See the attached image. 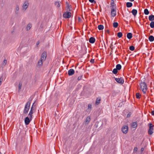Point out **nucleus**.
I'll return each instance as SVG.
<instances>
[{"instance_id": "1", "label": "nucleus", "mask_w": 154, "mask_h": 154, "mask_svg": "<svg viewBox=\"0 0 154 154\" xmlns=\"http://www.w3.org/2000/svg\"><path fill=\"white\" fill-rule=\"evenodd\" d=\"M141 90L142 91L143 93L145 94L147 89L146 83L144 82H141L140 84Z\"/></svg>"}, {"instance_id": "2", "label": "nucleus", "mask_w": 154, "mask_h": 154, "mask_svg": "<svg viewBox=\"0 0 154 154\" xmlns=\"http://www.w3.org/2000/svg\"><path fill=\"white\" fill-rule=\"evenodd\" d=\"M30 102H27L25 106L24 109L23 111V113L25 114H27L30 108Z\"/></svg>"}, {"instance_id": "3", "label": "nucleus", "mask_w": 154, "mask_h": 154, "mask_svg": "<svg viewBox=\"0 0 154 154\" xmlns=\"http://www.w3.org/2000/svg\"><path fill=\"white\" fill-rule=\"evenodd\" d=\"M149 128L148 130V134L150 135H152L153 132V125L152 124H149Z\"/></svg>"}, {"instance_id": "4", "label": "nucleus", "mask_w": 154, "mask_h": 154, "mask_svg": "<svg viewBox=\"0 0 154 154\" xmlns=\"http://www.w3.org/2000/svg\"><path fill=\"white\" fill-rule=\"evenodd\" d=\"M71 13L70 12H64L63 16L65 18H69L71 17Z\"/></svg>"}, {"instance_id": "5", "label": "nucleus", "mask_w": 154, "mask_h": 154, "mask_svg": "<svg viewBox=\"0 0 154 154\" xmlns=\"http://www.w3.org/2000/svg\"><path fill=\"white\" fill-rule=\"evenodd\" d=\"M32 118L29 117H27L25 119V123L26 125H27L29 124L30 121L32 119Z\"/></svg>"}, {"instance_id": "6", "label": "nucleus", "mask_w": 154, "mask_h": 154, "mask_svg": "<svg viewBox=\"0 0 154 154\" xmlns=\"http://www.w3.org/2000/svg\"><path fill=\"white\" fill-rule=\"evenodd\" d=\"M122 132L124 134H126L128 131V126L126 125H124L122 128Z\"/></svg>"}, {"instance_id": "7", "label": "nucleus", "mask_w": 154, "mask_h": 154, "mask_svg": "<svg viewBox=\"0 0 154 154\" xmlns=\"http://www.w3.org/2000/svg\"><path fill=\"white\" fill-rule=\"evenodd\" d=\"M115 79L116 82L118 83H119L122 84H123L124 82V80L121 77L120 78H115Z\"/></svg>"}, {"instance_id": "8", "label": "nucleus", "mask_w": 154, "mask_h": 154, "mask_svg": "<svg viewBox=\"0 0 154 154\" xmlns=\"http://www.w3.org/2000/svg\"><path fill=\"white\" fill-rule=\"evenodd\" d=\"M29 3L28 1H26L23 5L22 8L23 9L26 10L28 8L29 6Z\"/></svg>"}, {"instance_id": "9", "label": "nucleus", "mask_w": 154, "mask_h": 154, "mask_svg": "<svg viewBox=\"0 0 154 154\" xmlns=\"http://www.w3.org/2000/svg\"><path fill=\"white\" fill-rule=\"evenodd\" d=\"M47 56V53L45 51H44L41 56V58L40 59L41 60L45 61L46 58Z\"/></svg>"}, {"instance_id": "10", "label": "nucleus", "mask_w": 154, "mask_h": 154, "mask_svg": "<svg viewBox=\"0 0 154 154\" xmlns=\"http://www.w3.org/2000/svg\"><path fill=\"white\" fill-rule=\"evenodd\" d=\"M116 9H111V15L113 17H114L116 15Z\"/></svg>"}, {"instance_id": "11", "label": "nucleus", "mask_w": 154, "mask_h": 154, "mask_svg": "<svg viewBox=\"0 0 154 154\" xmlns=\"http://www.w3.org/2000/svg\"><path fill=\"white\" fill-rule=\"evenodd\" d=\"M75 72L74 70L73 69H70L68 71V74L69 76L72 75Z\"/></svg>"}, {"instance_id": "12", "label": "nucleus", "mask_w": 154, "mask_h": 154, "mask_svg": "<svg viewBox=\"0 0 154 154\" xmlns=\"http://www.w3.org/2000/svg\"><path fill=\"white\" fill-rule=\"evenodd\" d=\"M91 120L90 116H88L85 121V125H88Z\"/></svg>"}, {"instance_id": "13", "label": "nucleus", "mask_w": 154, "mask_h": 154, "mask_svg": "<svg viewBox=\"0 0 154 154\" xmlns=\"http://www.w3.org/2000/svg\"><path fill=\"white\" fill-rule=\"evenodd\" d=\"M95 41V38L93 37H91L89 39V42L92 44L94 43Z\"/></svg>"}, {"instance_id": "14", "label": "nucleus", "mask_w": 154, "mask_h": 154, "mask_svg": "<svg viewBox=\"0 0 154 154\" xmlns=\"http://www.w3.org/2000/svg\"><path fill=\"white\" fill-rule=\"evenodd\" d=\"M101 100V98L100 97H97V99L95 104L97 105H98L100 103Z\"/></svg>"}, {"instance_id": "15", "label": "nucleus", "mask_w": 154, "mask_h": 154, "mask_svg": "<svg viewBox=\"0 0 154 154\" xmlns=\"http://www.w3.org/2000/svg\"><path fill=\"white\" fill-rule=\"evenodd\" d=\"M149 20L152 21L154 20V15H151L149 16Z\"/></svg>"}, {"instance_id": "16", "label": "nucleus", "mask_w": 154, "mask_h": 154, "mask_svg": "<svg viewBox=\"0 0 154 154\" xmlns=\"http://www.w3.org/2000/svg\"><path fill=\"white\" fill-rule=\"evenodd\" d=\"M32 26V25L30 23H29L28 24V25H27L26 27V30L27 31H28V30H29V29H30L31 28Z\"/></svg>"}, {"instance_id": "17", "label": "nucleus", "mask_w": 154, "mask_h": 154, "mask_svg": "<svg viewBox=\"0 0 154 154\" xmlns=\"http://www.w3.org/2000/svg\"><path fill=\"white\" fill-rule=\"evenodd\" d=\"M131 13L134 16H135L137 14V11L136 9H134L132 11Z\"/></svg>"}, {"instance_id": "18", "label": "nucleus", "mask_w": 154, "mask_h": 154, "mask_svg": "<svg viewBox=\"0 0 154 154\" xmlns=\"http://www.w3.org/2000/svg\"><path fill=\"white\" fill-rule=\"evenodd\" d=\"M127 37L129 39H131L132 37V34L131 33H128L127 35Z\"/></svg>"}, {"instance_id": "19", "label": "nucleus", "mask_w": 154, "mask_h": 154, "mask_svg": "<svg viewBox=\"0 0 154 154\" xmlns=\"http://www.w3.org/2000/svg\"><path fill=\"white\" fill-rule=\"evenodd\" d=\"M132 6V4L131 2H128L126 3V6L128 8H130Z\"/></svg>"}, {"instance_id": "20", "label": "nucleus", "mask_w": 154, "mask_h": 154, "mask_svg": "<svg viewBox=\"0 0 154 154\" xmlns=\"http://www.w3.org/2000/svg\"><path fill=\"white\" fill-rule=\"evenodd\" d=\"M43 61L44 60H41V59H40V60H39L38 62V65L40 66L42 65L43 64Z\"/></svg>"}, {"instance_id": "21", "label": "nucleus", "mask_w": 154, "mask_h": 154, "mask_svg": "<svg viewBox=\"0 0 154 154\" xmlns=\"http://www.w3.org/2000/svg\"><path fill=\"white\" fill-rule=\"evenodd\" d=\"M33 111L30 110L29 113L28 115V116H29V117L32 118V114H33Z\"/></svg>"}, {"instance_id": "22", "label": "nucleus", "mask_w": 154, "mask_h": 154, "mask_svg": "<svg viewBox=\"0 0 154 154\" xmlns=\"http://www.w3.org/2000/svg\"><path fill=\"white\" fill-rule=\"evenodd\" d=\"M149 39L150 41L152 42L154 40V37L152 35H150L149 37Z\"/></svg>"}, {"instance_id": "23", "label": "nucleus", "mask_w": 154, "mask_h": 154, "mask_svg": "<svg viewBox=\"0 0 154 154\" xmlns=\"http://www.w3.org/2000/svg\"><path fill=\"white\" fill-rule=\"evenodd\" d=\"M98 28L99 30H102L103 29L104 26L102 25H100L98 26Z\"/></svg>"}, {"instance_id": "24", "label": "nucleus", "mask_w": 154, "mask_h": 154, "mask_svg": "<svg viewBox=\"0 0 154 154\" xmlns=\"http://www.w3.org/2000/svg\"><path fill=\"white\" fill-rule=\"evenodd\" d=\"M116 69H117L118 70H120L121 69V66L120 64H118L116 66Z\"/></svg>"}, {"instance_id": "25", "label": "nucleus", "mask_w": 154, "mask_h": 154, "mask_svg": "<svg viewBox=\"0 0 154 154\" xmlns=\"http://www.w3.org/2000/svg\"><path fill=\"white\" fill-rule=\"evenodd\" d=\"M131 126L133 128H135L137 126V124L136 122H133L131 125Z\"/></svg>"}, {"instance_id": "26", "label": "nucleus", "mask_w": 154, "mask_h": 154, "mask_svg": "<svg viewBox=\"0 0 154 154\" xmlns=\"http://www.w3.org/2000/svg\"><path fill=\"white\" fill-rule=\"evenodd\" d=\"M110 7L111 8V9H116V4L111 5Z\"/></svg>"}, {"instance_id": "27", "label": "nucleus", "mask_w": 154, "mask_h": 154, "mask_svg": "<svg viewBox=\"0 0 154 154\" xmlns=\"http://www.w3.org/2000/svg\"><path fill=\"white\" fill-rule=\"evenodd\" d=\"M144 13L145 14L148 15L149 14V12L147 9H146L144 10Z\"/></svg>"}, {"instance_id": "28", "label": "nucleus", "mask_w": 154, "mask_h": 154, "mask_svg": "<svg viewBox=\"0 0 154 154\" xmlns=\"http://www.w3.org/2000/svg\"><path fill=\"white\" fill-rule=\"evenodd\" d=\"M150 26L151 28H154V21H152L150 24Z\"/></svg>"}, {"instance_id": "29", "label": "nucleus", "mask_w": 154, "mask_h": 154, "mask_svg": "<svg viewBox=\"0 0 154 154\" xmlns=\"http://www.w3.org/2000/svg\"><path fill=\"white\" fill-rule=\"evenodd\" d=\"M113 26L115 28H116L118 26V24L117 22H114L113 24Z\"/></svg>"}, {"instance_id": "30", "label": "nucleus", "mask_w": 154, "mask_h": 154, "mask_svg": "<svg viewBox=\"0 0 154 154\" xmlns=\"http://www.w3.org/2000/svg\"><path fill=\"white\" fill-rule=\"evenodd\" d=\"M118 70L116 68L114 69L112 71V73L115 74H116L118 72Z\"/></svg>"}, {"instance_id": "31", "label": "nucleus", "mask_w": 154, "mask_h": 154, "mask_svg": "<svg viewBox=\"0 0 154 154\" xmlns=\"http://www.w3.org/2000/svg\"><path fill=\"white\" fill-rule=\"evenodd\" d=\"M122 34L121 32H119L117 33V36L118 37L120 38L122 37Z\"/></svg>"}, {"instance_id": "32", "label": "nucleus", "mask_w": 154, "mask_h": 154, "mask_svg": "<svg viewBox=\"0 0 154 154\" xmlns=\"http://www.w3.org/2000/svg\"><path fill=\"white\" fill-rule=\"evenodd\" d=\"M136 97L137 99H140V94L139 93H137L136 94Z\"/></svg>"}, {"instance_id": "33", "label": "nucleus", "mask_w": 154, "mask_h": 154, "mask_svg": "<svg viewBox=\"0 0 154 154\" xmlns=\"http://www.w3.org/2000/svg\"><path fill=\"white\" fill-rule=\"evenodd\" d=\"M135 48L134 46H131L129 47V49L131 51H133L134 50Z\"/></svg>"}, {"instance_id": "34", "label": "nucleus", "mask_w": 154, "mask_h": 154, "mask_svg": "<svg viewBox=\"0 0 154 154\" xmlns=\"http://www.w3.org/2000/svg\"><path fill=\"white\" fill-rule=\"evenodd\" d=\"M55 5L57 7H59L60 6L59 2H56L55 3Z\"/></svg>"}, {"instance_id": "35", "label": "nucleus", "mask_w": 154, "mask_h": 154, "mask_svg": "<svg viewBox=\"0 0 154 154\" xmlns=\"http://www.w3.org/2000/svg\"><path fill=\"white\" fill-rule=\"evenodd\" d=\"M67 8L68 9L69 11H71V5H67Z\"/></svg>"}, {"instance_id": "36", "label": "nucleus", "mask_w": 154, "mask_h": 154, "mask_svg": "<svg viewBox=\"0 0 154 154\" xmlns=\"http://www.w3.org/2000/svg\"><path fill=\"white\" fill-rule=\"evenodd\" d=\"M15 11H18L19 10V7L18 5H17L15 7Z\"/></svg>"}, {"instance_id": "37", "label": "nucleus", "mask_w": 154, "mask_h": 154, "mask_svg": "<svg viewBox=\"0 0 154 154\" xmlns=\"http://www.w3.org/2000/svg\"><path fill=\"white\" fill-rule=\"evenodd\" d=\"M7 63V61L6 60H4L2 64L4 66H5L6 65Z\"/></svg>"}, {"instance_id": "38", "label": "nucleus", "mask_w": 154, "mask_h": 154, "mask_svg": "<svg viewBox=\"0 0 154 154\" xmlns=\"http://www.w3.org/2000/svg\"><path fill=\"white\" fill-rule=\"evenodd\" d=\"M22 86V83L21 82H20L19 83V86H18L19 90H20V89H21Z\"/></svg>"}, {"instance_id": "39", "label": "nucleus", "mask_w": 154, "mask_h": 154, "mask_svg": "<svg viewBox=\"0 0 154 154\" xmlns=\"http://www.w3.org/2000/svg\"><path fill=\"white\" fill-rule=\"evenodd\" d=\"M82 75L80 76H79L78 78V81L82 79Z\"/></svg>"}, {"instance_id": "40", "label": "nucleus", "mask_w": 154, "mask_h": 154, "mask_svg": "<svg viewBox=\"0 0 154 154\" xmlns=\"http://www.w3.org/2000/svg\"><path fill=\"white\" fill-rule=\"evenodd\" d=\"M32 99H33V97H30L29 99V101L28 102H30V104L31 102V101L32 100Z\"/></svg>"}, {"instance_id": "41", "label": "nucleus", "mask_w": 154, "mask_h": 154, "mask_svg": "<svg viewBox=\"0 0 154 154\" xmlns=\"http://www.w3.org/2000/svg\"><path fill=\"white\" fill-rule=\"evenodd\" d=\"M110 4H111V5H112L115 4L114 3V1H113V0H111V2H110Z\"/></svg>"}, {"instance_id": "42", "label": "nucleus", "mask_w": 154, "mask_h": 154, "mask_svg": "<svg viewBox=\"0 0 154 154\" xmlns=\"http://www.w3.org/2000/svg\"><path fill=\"white\" fill-rule=\"evenodd\" d=\"M91 105L89 104L88 105V109H91Z\"/></svg>"}, {"instance_id": "43", "label": "nucleus", "mask_w": 154, "mask_h": 154, "mask_svg": "<svg viewBox=\"0 0 154 154\" xmlns=\"http://www.w3.org/2000/svg\"><path fill=\"white\" fill-rule=\"evenodd\" d=\"M3 79L2 76L0 77V82L2 83L3 81Z\"/></svg>"}, {"instance_id": "44", "label": "nucleus", "mask_w": 154, "mask_h": 154, "mask_svg": "<svg viewBox=\"0 0 154 154\" xmlns=\"http://www.w3.org/2000/svg\"><path fill=\"white\" fill-rule=\"evenodd\" d=\"M94 59H91L90 60V62L92 63H94Z\"/></svg>"}, {"instance_id": "45", "label": "nucleus", "mask_w": 154, "mask_h": 154, "mask_svg": "<svg viewBox=\"0 0 154 154\" xmlns=\"http://www.w3.org/2000/svg\"><path fill=\"white\" fill-rule=\"evenodd\" d=\"M131 113H129L127 115V117L128 118H129L130 117L131 115Z\"/></svg>"}, {"instance_id": "46", "label": "nucleus", "mask_w": 154, "mask_h": 154, "mask_svg": "<svg viewBox=\"0 0 154 154\" xmlns=\"http://www.w3.org/2000/svg\"><path fill=\"white\" fill-rule=\"evenodd\" d=\"M89 1L91 3H93L94 1V0H89Z\"/></svg>"}, {"instance_id": "47", "label": "nucleus", "mask_w": 154, "mask_h": 154, "mask_svg": "<svg viewBox=\"0 0 154 154\" xmlns=\"http://www.w3.org/2000/svg\"><path fill=\"white\" fill-rule=\"evenodd\" d=\"M33 110H34L33 106H32L30 110H32V111H33Z\"/></svg>"}, {"instance_id": "48", "label": "nucleus", "mask_w": 154, "mask_h": 154, "mask_svg": "<svg viewBox=\"0 0 154 154\" xmlns=\"http://www.w3.org/2000/svg\"><path fill=\"white\" fill-rule=\"evenodd\" d=\"M144 149L142 147L141 149V152H143L144 150Z\"/></svg>"}, {"instance_id": "49", "label": "nucleus", "mask_w": 154, "mask_h": 154, "mask_svg": "<svg viewBox=\"0 0 154 154\" xmlns=\"http://www.w3.org/2000/svg\"><path fill=\"white\" fill-rule=\"evenodd\" d=\"M40 42L39 41H38L36 43V45L38 46Z\"/></svg>"}, {"instance_id": "50", "label": "nucleus", "mask_w": 154, "mask_h": 154, "mask_svg": "<svg viewBox=\"0 0 154 154\" xmlns=\"http://www.w3.org/2000/svg\"><path fill=\"white\" fill-rule=\"evenodd\" d=\"M151 114L152 115H154V110L151 112Z\"/></svg>"}, {"instance_id": "51", "label": "nucleus", "mask_w": 154, "mask_h": 154, "mask_svg": "<svg viewBox=\"0 0 154 154\" xmlns=\"http://www.w3.org/2000/svg\"><path fill=\"white\" fill-rule=\"evenodd\" d=\"M15 14H19L18 11H15Z\"/></svg>"}, {"instance_id": "52", "label": "nucleus", "mask_w": 154, "mask_h": 154, "mask_svg": "<svg viewBox=\"0 0 154 154\" xmlns=\"http://www.w3.org/2000/svg\"><path fill=\"white\" fill-rule=\"evenodd\" d=\"M106 32L107 33H109V30H106Z\"/></svg>"}, {"instance_id": "53", "label": "nucleus", "mask_w": 154, "mask_h": 154, "mask_svg": "<svg viewBox=\"0 0 154 154\" xmlns=\"http://www.w3.org/2000/svg\"><path fill=\"white\" fill-rule=\"evenodd\" d=\"M112 43L111 44L110 46V48H111V47H112V46H113V45L112 44Z\"/></svg>"}, {"instance_id": "54", "label": "nucleus", "mask_w": 154, "mask_h": 154, "mask_svg": "<svg viewBox=\"0 0 154 154\" xmlns=\"http://www.w3.org/2000/svg\"><path fill=\"white\" fill-rule=\"evenodd\" d=\"M35 102H34V103H33V104H32V106H33V107H34V106H35Z\"/></svg>"}, {"instance_id": "55", "label": "nucleus", "mask_w": 154, "mask_h": 154, "mask_svg": "<svg viewBox=\"0 0 154 154\" xmlns=\"http://www.w3.org/2000/svg\"><path fill=\"white\" fill-rule=\"evenodd\" d=\"M134 149L136 151L137 149V147L135 148Z\"/></svg>"}, {"instance_id": "56", "label": "nucleus", "mask_w": 154, "mask_h": 154, "mask_svg": "<svg viewBox=\"0 0 154 154\" xmlns=\"http://www.w3.org/2000/svg\"><path fill=\"white\" fill-rule=\"evenodd\" d=\"M66 5H69L68 4V2H66Z\"/></svg>"}, {"instance_id": "57", "label": "nucleus", "mask_w": 154, "mask_h": 154, "mask_svg": "<svg viewBox=\"0 0 154 154\" xmlns=\"http://www.w3.org/2000/svg\"><path fill=\"white\" fill-rule=\"evenodd\" d=\"M129 0L131 2H133L134 1V0Z\"/></svg>"}, {"instance_id": "58", "label": "nucleus", "mask_w": 154, "mask_h": 154, "mask_svg": "<svg viewBox=\"0 0 154 154\" xmlns=\"http://www.w3.org/2000/svg\"><path fill=\"white\" fill-rule=\"evenodd\" d=\"M112 50H113V48L112 47H111V48H110Z\"/></svg>"}, {"instance_id": "59", "label": "nucleus", "mask_w": 154, "mask_h": 154, "mask_svg": "<svg viewBox=\"0 0 154 154\" xmlns=\"http://www.w3.org/2000/svg\"><path fill=\"white\" fill-rule=\"evenodd\" d=\"M1 85V83L0 82V86Z\"/></svg>"}, {"instance_id": "60", "label": "nucleus", "mask_w": 154, "mask_h": 154, "mask_svg": "<svg viewBox=\"0 0 154 154\" xmlns=\"http://www.w3.org/2000/svg\"><path fill=\"white\" fill-rule=\"evenodd\" d=\"M0 154H2V153L1 152H0Z\"/></svg>"}, {"instance_id": "61", "label": "nucleus", "mask_w": 154, "mask_h": 154, "mask_svg": "<svg viewBox=\"0 0 154 154\" xmlns=\"http://www.w3.org/2000/svg\"><path fill=\"white\" fill-rule=\"evenodd\" d=\"M116 44H117V43H116L115 44V45H116Z\"/></svg>"}]
</instances>
